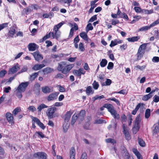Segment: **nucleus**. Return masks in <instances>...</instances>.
Returning a JSON list of instances; mask_svg holds the SVG:
<instances>
[{"label": "nucleus", "mask_w": 159, "mask_h": 159, "mask_svg": "<svg viewBox=\"0 0 159 159\" xmlns=\"http://www.w3.org/2000/svg\"><path fill=\"white\" fill-rule=\"evenodd\" d=\"M28 109L32 112L35 111L36 110V108L33 106H30L28 108Z\"/></svg>", "instance_id": "13d9d810"}, {"label": "nucleus", "mask_w": 159, "mask_h": 159, "mask_svg": "<svg viewBox=\"0 0 159 159\" xmlns=\"http://www.w3.org/2000/svg\"><path fill=\"white\" fill-rule=\"evenodd\" d=\"M33 56L35 60L38 61H39L42 60L43 57L42 55L40 54L38 51H36L32 53Z\"/></svg>", "instance_id": "0eeeda50"}, {"label": "nucleus", "mask_w": 159, "mask_h": 159, "mask_svg": "<svg viewBox=\"0 0 159 159\" xmlns=\"http://www.w3.org/2000/svg\"><path fill=\"white\" fill-rule=\"evenodd\" d=\"M111 83V80L108 79H106V81L105 82H103L102 83V86H109Z\"/></svg>", "instance_id": "2f4dec72"}, {"label": "nucleus", "mask_w": 159, "mask_h": 159, "mask_svg": "<svg viewBox=\"0 0 159 159\" xmlns=\"http://www.w3.org/2000/svg\"><path fill=\"white\" fill-rule=\"evenodd\" d=\"M122 40L120 39H115L114 41L112 40L111 41L110 46L111 47H113L118 44L122 43Z\"/></svg>", "instance_id": "2eb2a0df"}, {"label": "nucleus", "mask_w": 159, "mask_h": 159, "mask_svg": "<svg viewBox=\"0 0 159 159\" xmlns=\"http://www.w3.org/2000/svg\"><path fill=\"white\" fill-rule=\"evenodd\" d=\"M79 49L82 52H83L85 50V48L84 46V44L82 43H80L79 44Z\"/></svg>", "instance_id": "603ef678"}, {"label": "nucleus", "mask_w": 159, "mask_h": 159, "mask_svg": "<svg viewBox=\"0 0 159 159\" xmlns=\"http://www.w3.org/2000/svg\"><path fill=\"white\" fill-rule=\"evenodd\" d=\"M85 115V111L84 110H81L77 116L78 120H80L81 121H82L84 119Z\"/></svg>", "instance_id": "f3484780"}, {"label": "nucleus", "mask_w": 159, "mask_h": 159, "mask_svg": "<svg viewBox=\"0 0 159 159\" xmlns=\"http://www.w3.org/2000/svg\"><path fill=\"white\" fill-rule=\"evenodd\" d=\"M69 124L68 123H65L63 125V129L64 132H66L68 129Z\"/></svg>", "instance_id": "58836bf2"}, {"label": "nucleus", "mask_w": 159, "mask_h": 159, "mask_svg": "<svg viewBox=\"0 0 159 159\" xmlns=\"http://www.w3.org/2000/svg\"><path fill=\"white\" fill-rule=\"evenodd\" d=\"M85 71L82 68H80L79 70H74L73 71V74L77 76H80V77L81 74H84Z\"/></svg>", "instance_id": "ddd939ff"}, {"label": "nucleus", "mask_w": 159, "mask_h": 159, "mask_svg": "<svg viewBox=\"0 0 159 159\" xmlns=\"http://www.w3.org/2000/svg\"><path fill=\"white\" fill-rule=\"evenodd\" d=\"M139 126L134 125V127L133 128V133L134 134H136L139 130Z\"/></svg>", "instance_id": "8fccbe9b"}, {"label": "nucleus", "mask_w": 159, "mask_h": 159, "mask_svg": "<svg viewBox=\"0 0 159 159\" xmlns=\"http://www.w3.org/2000/svg\"><path fill=\"white\" fill-rule=\"evenodd\" d=\"M153 98V101L154 102H157L159 101V97L157 95H155Z\"/></svg>", "instance_id": "774afa93"}, {"label": "nucleus", "mask_w": 159, "mask_h": 159, "mask_svg": "<svg viewBox=\"0 0 159 159\" xmlns=\"http://www.w3.org/2000/svg\"><path fill=\"white\" fill-rule=\"evenodd\" d=\"M133 151L139 159H142L141 155L140 154L139 152L138 151L137 149L135 148L133 149Z\"/></svg>", "instance_id": "e433bc0d"}, {"label": "nucleus", "mask_w": 159, "mask_h": 159, "mask_svg": "<svg viewBox=\"0 0 159 159\" xmlns=\"http://www.w3.org/2000/svg\"><path fill=\"white\" fill-rule=\"evenodd\" d=\"M20 69V66L18 64L12 67L9 70V74H12L16 72Z\"/></svg>", "instance_id": "9d476101"}, {"label": "nucleus", "mask_w": 159, "mask_h": 159, "mask_svg": "<svg viewBox=\"0 0 159 159\" xmlns=\"http://www.w3.org/2000/svg\"><path fill=\"white\" fill-rule=\"evenodd\" d=\"M29 82H22L19 84L16 89V90H19L24 92L29 84Z\"/></svg>", "instance_id": "20e7f679"}, {"label": "nucleus", "mask_w": 159, "mask_h": 159, "mask_svg": "<svg viewBox=\"0 0 159 159\" xmlns=\"http://www.w3.org/2000/svg\"><path fill=\"white\" fill-rule=\"evenodd\" d=\"M134 9L136 12H143V10H142L141 8L139 7H134Z\"/></svg>", "instance_id": "5fc2aeb1"}, {"label": "nucleus", "mask_w": 159, "mask_h": 159, "mask_svg": "<svg viewBox=\"0 0 159 159\" xmlns=\"http://www.w3.org/2000/svg\"><path fill=\"white\" fill-rule=\"evenodd\" d=\"M36 134H37L38 137L39 136L42 138H43L45 137L44 135L41 132H37L36 133Z\"/></svg>", "instance_id": "052dcab7"}, {"label": "nucleus", "mask_w": 159, "mask_h": 159, "mask_svg": "<svg viewBox=\"0 0 159 159\" xmlns=\"http://www.w3.org/2000/svg\"><path fill=\"white\" fill-rule=\"evenodd\" d=\"M17 92H16V96H17V97L18 98H21L22 97V95L21 93L22 92L20 91H19V90H17Z\"/></svg>", "instance_id": "680f3d73"}, {"label": "nucleus", "mask_w": 159, "mask_h": 159, "mask_svg": "<svg viewBox=\"0 0 159 159\" xmlns=\"http://www.w3.org/2000/svg\"><path fill=\"white\" fill-rule=\"evenodd\" d=\"M53 16V13L50 12L49 14L45 13L43 14V16L44 18H49L51 19Z\"/></svg>", "instance_id": "72a5a7b5"}, {"label": "nucleus", "mask_w": 159, "mask_h": 159, "mask_svg": "<svg viewBox=\"0 0 159 159\" xmlns=\"http://www.w3.org/2000/svg\"><path fill=\"white\" fill-rule=\"evenodd\" d=\"M155 92L154 90H152L148 94L144 95L143 98V100L144 101H147L152 96V93Z\"/></svg>", "instance_id": "aec40b11"}, {"label": "nucleus", "mask_w": 159, "mask_h": 159, "mask_svg": "<svg viewBox=\"0 0 159 159\" xmlns=\"http://www.w3.org/2000/svg\"><path fill=\"white\" fill-rule=\"evenodd\" d=\"M80 36L84 40H88V36L87 34L84 32H83L80 34Z\"/></svg>", "instance_id": "bb28decb"}, {"label": "nucleus", "mask_w": 159, "mask_h": 159, "mask_svg": "<svg viewBox=\"0 0 159 159\" xmlns=\"http://www.w3.org/2000/svg\"><path fill=\"white\" fill-rule=\"evenodd\" d=\"M86 92L88 95H89L91 93H93L94 91L93 90L91 87L90 86L88 87L86 89Z\"/></svg>", "instance_id": "473e14b6"}, {"label": "nucleus", "mask_w": 159, "mask_h": 159, "mask_svg": "<svg viewBox=\"0 0 159 159\" xmlns=\"http://www.w3.org/2000/svg\"><path fill=\"white\" fill-rule=\"evenodd\" d=\"M139 38L138 36L133 37L132 38H129L127 39L128 41L130 42H134L138 40Z\"/></svg>", "instance_id": "c85d7f7f"}, {"label": "nucleus", "mask_w": 159, "mask_h": 159, "mask_svg": "<svg viewBox=\"0 0 159 159\" xmlns=\"http://www.w3.org/2000/svg\"><path fill=\"white\" fill-rule=\"evenodd\" d=\"M65 23L64 22L62 21L60 23L57 25L54 26L53 29H56V30H58V29L64 24Z\"/></svg>", "instance_id": "79ce46f5"}, {"label": "nucleus", "mask_w": 159, "mask_h": 159, "mask_svg": "<svg viewBox=\"0 0 159 159\" xmlns=\"http://www.w3.org/2000/svg\"><path fill=\"white\" fill-rule=\"evenodd\" d=\"M6 117L8 121L11 125L14 124L13 117L11 113L8 112L7 113L6 115Z\"/></svg>", "instance_id": "f8f14e48"}, {"label": "nucleus", "mask_w": 159, "mask_h": 159, "mask_svg": "<svg viewBox=\"0 0 159 159\" xmlns=\"http://www.w3.org/2000/svg\"><path fill=\"white\" fill-rule=\"evenodd\" d=\"M56 110V108L55 107H52L48 109L46 112V114L49 119L53 117V114Z\"/></svg>", "instance_id": "39448f33"}, {"label": "nucleus", "mask_w": 159, "mask_h": 159, "mask_svg": "<svg viewBox=\"0 0 159 159\" xmlns=\"http://www.w3.org/2000/svg\"><path fill=\"white\" fill-rule=\"evenodd\" d=\"M9 33L12 35H14L16 33V30L13 27H11L9 31Z\"/></svg>", "instance_id": "bf43d9fd"}, {"label": "nucleus", "mask_w": 159, "mask_h": 159, "mask_svg": "<svg viewBox=\"0 0 159 159\" xmlns=\"http://www.w3.org/2000/svg\"><path fill=\"white\" fill-rule=\"evenodd\" d=\"M93 88L95 89H97L98 88L99 86L98 83L96 82V81H94L93 83Z\"/></svg>", "instance_id": "864d4df0"}, {"label": "nucleus", "mask_w": 159, "mask_h": 159, "mask_svg": "<svg viewBox=\"0 0 159 159\" xmlns=\"http://www.w3.org/2000/svg\"><path fill=\"white\" fill-rule=\"evenodd\" d=\"M58 94L59 93L58 92H54L50 94L48 97V101H50L56 99L57 98Z\"/></svg>", "instance_id": "6e6552de"}, {"label": "nucleus", "mask_w": 159, "mask_h": 159, "mask_svg": "<svg viewBox=\"0 0 159 159\" xmlns=\"http://www.w3.org/2000/svg\"><path fill=\"white\" fill-rule=\"evenodd\" d=\"M31 118L32 120L37 123V124L41 128L43 129H44L45 126H44L43 123L41 122L40 120L37 118L31 116Z\"/></svg>", "instance_id": "9b49d317"}, {"label": "nucleus", "mask_w": 159, "mask_h": 159, "mask_svg": "<svg viewBox=\"0 0 159 159\" xmlns=\"http://www.w3.org/2000/svg\"><path fill=\"white\" fill-rule=\"evenodd\" d=\"M147 44V43H144L141 45L140 46L139 49H140V50L143 51L145 52Z\"/></svg>", "instance_id": "09e8293b"}, {"label": "nucleus", "mask_w": 159, "mask_h": 159, "mask_svg": "<svg viewBox=\"0 0 159 159\" xmlns=\"http://www.w3.org/2000/svg\"><path fill=\"white\" fill-rule=\"evenodd\" d=\"M108 100H111V101L115 102L116 103H117V104L118 105H120V102H119V101L118 100L116 99L115 98H109L108 99Z\"/></svg>", "instance_id": "6e6d98bb"}, {"label": "nucleus", "mask_w": 159, "mask_h": 159, "mask_svg": "<svg viewBox=\"0 0 159 159\" xmlns=\"http://www.w3.org/2000/svg\"><path fill=\"white\" fill-rule=\"evenodd\" d=\"M159 23V21H158V20H156L155 21H154V22H153L149 26H146L140 28L138 30V31H146L149 30L151 27L154 26Z\"/></svg>", "instance_id": "7ed1b4c3"}, {"label": "nucleus", "mask_w": 159, "mask_h": 159, "mask_svg": "<svg viewBox=\"0 0 159 159\" xmlns=\"http://www.w3.org/2000/svg\"><path fill=\"white\" fill-rule=\"evenodd\" d=\"M7 73V71L5 70H3L1 71L0 72V77H3Z\"/></svg>", "instance_id": "338daca9"}, {"label": "nucleus", "mask_w": 159, "mask_h": 159, "mask_svg": "<svg viewBox=\"0 0 159 159\" xmlns=\"http://www.w3.org/2000/svg\"><path fill=\"white\" fill-rule=\"evenodd\" d=\"M53 31L54 32V35L55 38L57 39L60 37L61 34V32L59 30H56V29H53Z\"/></svg>", "instance_id": "a878e982"}, {"label": "nucleus", "mask_w": 159, "mask_h": 159, "mask_svg": "<svg viewBox=\"0 0 159 159\" xmlns=\"http://www.w3.org/2000/svg\"><path fill=\"white\" fill-rule=\"evenodd\" d=\"M27 67L26 66H24L22 68L21 71L18 72L17 75H18L21 73L22 72H25L27 70Z\"/></svg>", "instance_id": "3c124183"}, {"label": "nucleus", "mask_w": 159, "mask_h": 159, "mask_svg": "<svg viewBox=\"0 0 159 159\" xmlns=\"http://www.w3.org/2000/svg\"><path fill=\"white\" fill-rule=\"evenodd\" d=\"M8 25V23H6L0 25V31L5 28L7 27Z\"/></svg>", "instance_id": "4d7b16f0"}, {"label": "nucleus", "mask_w": 159, "mask_h": 159, "mask_svg": "<svg viewBox=\"0 0 159 159\" xmlns=\"http://www.w3.org/2000/svg\"><path fill=\"white\" fill-rule=\"evenodd\" d=\"M93 29V27L92 26L91 23H89L87 26L86 31L87 33L89 30H92Z\"/></svg>", "instance_id": "de8ad7c7"}, {"label": "nucleus", "mask_w": 159, "mask_h": 159, "mask_svg": "<svg viewBox=\"0 0 159 159\" xmlns=\"http://www.w3.org/2000/svg\"><path fill=\"white\" fill-rule=\"evenodd\" d=\"M105 141L107 143H111L113 144L116 143V142L114 139L111 138L106 139Z\"/></svg>", "instance_id": "c03bdc74"}, {"label": "nucleus", "mask_w": 159, "mask_h": 159, "mask_svg": "<svg viewBox=\"0 0 159 159\" xmlns=\"http://www.w3.org/2000/svg\"><path fill=\"white\" fill-rule=\"evenodd\" d=\"M150 115V110L149 109H147L145 111V117L146 118H148Z\"/></svg>", "instance_id": "a18cd8bd"}, {"label": "nucleus", "mask_w": 159, "mask_h": 159, "mask_svg": "<svg viewBox=\"0 0 159 159\" xmlns=\"http://www.w3.org/2000/svg\"><path fill=\"white\" fill-rule=\"evenodd\" d=\"M72 112L70 111H67L64 116V122L68 123Z\"/></svg>", "instance_id": "4468645a"}, {"label": "nucleus", "mask_w": 159, "mask_h": 159, "mask_svg": "<svg viewBox=\"0 0 159 159\" xmlns=\"http://www.w3.org/2000/svg\"><path fill=\"white\" fill-rule=\"evenodd\" d=\"M107 61L106 59H102L100 63V65L101 67H104L107 65Z\"/></svg>", "instance_id": "4c0bfd02"}, {"label": "nucleus", "mask_w": 159, "mask_h": 159, "mask_svg": "<svg viewBox=\"0 0 159 159\" xmlns=\"http://www.w3.org/2000/svg\"><path fill=\"white\" fill-rule=\"evenodd\" d=\"M45 66V65L43 64H36L33 66L32 69L34 70H37L43 68Z\"/></svg>", "instance_id": "6ab92c4d"}, {"label": "nucleus", "mask_w": 159, "mask_h": 159, "mask_svg": "<svg viewBox=\"0 0 159 159\" xmlns=\"http://www.w3.org/2000/svg\"><path fill=\"white\" fill-rule=\"evenodd\" d=\"M113 66L114 64L112 62H109L107 66V68L108 69H111L113 68Z\"/></svg>", "instance_id": "e2e57ef3"}, {"label": "nucleus", "mask_w": 159, "mask_h": 159, "mask_svg": "<svg viewBox=\"0 0 159 159\" xmlns=\"http://www.w3.org/2000/svg\"><path fill=\"white\" fill-rule=\"evenodd\" d=\"M120 17L125 19H128V17L127 15L125 13H123L120 15Z\"/></svg>", "instance_id": "0e129e2a"}, {"label": "nucleus", "mask_w": 159, "mask_h": 159, "mask_svg": "<svg viewBox=\"0 0 159 159\" xmlns=\"http://www.w3.org/2000/svg\"><path fill=\"white\" fill-rule=\"evenodd\" d=\"M152 61L154 62H159V57H154L152 59Z\"/></svg>", "instance_id": "69168bd1"}, {"label": "nucleus", "mask_w": 159, "mask_h": 159, "mask_svg": "<svg viewBox=\"0 0 159 159\" xmlns=\"http://www.w3.org/2000/svg\"><path fill=\"white\" fill-rule=\"evenodd\" d=\"M77 118H78V117H77V115L75 114L72 117L71 124L72 125H73L76 122Z\"/></svg>", "instance_id": "7c9ffc66"}, {"label": "nucleus", "mask_w": 159, "mask_h": 159, "mask_svg": "<svg viewBox=\"0 0 159 159\" xmlns=\"http://www.w3.org/2000/svg\"><path fill=\"white\" fill-rule=\"evenodd\" d=\"M106 123V122L105 120L101 119H99L98 120H96L95 121L94 123L96 124H102V123Z\"/></svg>", "instance_id": "37998d69"}, {"label": "nucleus", "mask_w": 159, "mask_h": 159, "mask_svg": "<svg viewBox=\"0 0 159 159\" xmlns=\"http://www.w3.org/2000/svg\"><path fill=\"white\" fill-rule=\"evenodd\" d=\"M141 120L140 115H138L136 118L135 120L134 125L139 126L140 122Z\"/></svg>", "instance_id": "412c9836"}, {"label": "nucleus", "mask_w": 159, "mask_h": 159, "mask_svg": "<svg viewBox=\"0 0 159 159\" xmlns=\"http://www.w3.org/2000/svg\"><path fill=\"white\" fill-rule=\"evenodd\" d=\"M138 141L139 143L140 146L143 147H144L145 146L146 144L145 143L142 139L139 138Z\"/></svg>", "instance_id": "a19ab883"}, {"label": "nucleus", "mask_w": 159, "mask_h": 159, "mask_svg": "<svg viewBox=\"0 0 159 159\" xmlns=\"http://www.w3.org/2000/svg\"><path fill=\"white\" fill-rule=\"evenodd\" d=\"M54 70L53 69L50 67H47L43 69V71L44 74H47L53 71Z\"/></svg>", "instance_id": "5701e85b"}, {"label": "nucleus", "mask_w": 159, "mask_h": 159, "mask_svg": "<svg viewBox=\"0 0 159 159\" xmlns=\"http://www.w3.org/2000/svg\"><path fill=\"white\" fill-rule=\"evenodd\" d=\"M123 151H124V155L125 158H128L129 157V155L128 153L127 152L126 149L124 147L123 148Z\"/></svg>", "instance_id": "49530a36"}, {"label": "nucleus", "mask_w": 159, "mask_h": 159, "mask_svg": "<svg viewBox=\"0 0 159 159\" xmlns=\"http://www.w3.org/2000/svg\"><path fill=\"white\" fill-rule=\"evenodd\" d=\"M47 154L43 152H38L34 154V157L36 159H46Z\"/></svg>", "instance_id": "423d86ee"}, {"label": "nucleus", "mask_w": 159, "mask_h": 159, "mask_svg": "<svg viewBox=\"0 0 159 159\" xmlns=\"http://www.w3.org/2000/svg\"><path fill=\"white\" fill-rule=\"evenodd\" d=\"M28 47L29 51H34L38 48L39 46L34 43H30L28 45Z\"/></svg>", "instance_id": "1a4fd4ad"}, {"label": "nucleus", "mask_w": 159, "mask_h": 159, "mask_svg": "<svg viewBox=\"0 0 159 159\" xmlns=\"http://www.w3.org/2000/svg\"><path fill=\"white\" fill-rule=\"evenodd\" d=\"M48 107V106H47L45 104L42 103L39 105L38 108L37 109L38 110V112H40L44 108H46Z\"/></svg>", "instance_id": "cd10ccee"}, {"label": "nucleus", "mask_w": 159, "mask_h": 159, "mask_svg": "<svg viewBox=\"0 0 159 159\" xmlns=\"http://www.w3.org/2000/svg\"><path fill=\"white\" fill-rule=\"evenodd\" d=\"M75 150L74 148H72L70 150V159H75Z\"/></svg>", "instance_id": "b1692460"}, {"label": "nucleus", "mask_w": 159, "mask_h": 159, "mask_svg": "<svg viewBox=\"0 0 159 159\" xmlns=\"http://www.w3.org/2000/svg\"><path fill=\"white\" fill-rule=\"evenodd\" d=\"M32 7H30L24 9L23 11L26 14H28L32 11Z\"/></svg>", "instance_id": "c756f323"}, {"label": "nucleus", "mask_w": 159, "mask_h": 159, "mask_svg": "<svg viewBox=\"0 0 159 159\" xmlns=\"http://www.w3.org/2000/svg\"><path fill=\"white\" fill-rule=\"evenodd\" d=\"M141 105V104L140 103H139L137 105L135 109L132 111V114L133 115H134L136 114L137 111L140 107Z\"/></svg>", "instance_id": "ea45409f"}, {"label": "nucleus", "mask_w": 159, "mask_h": 159, "mask_svg": "<svg viewBox=\"0 0 159 159\" xmlns=\"http://www.w3.org/2000/svg\"><path fill=\"white\" fill-rule=\"evenodd\" d=\"M111 113L115 119H116L118 120L120 119V115L115 110Z\"/></svg>", "instance_id": "393cba45"}, {"label": "nucleus", "mask_w": 159, "mask_h": 159, "mask_svg": "<svg viewBox=\"0 0 159 159\" xmlns=\"http://www.w3.org/2000/svg\"><path fill=\"white\" fill-rule=\"evenodd\" d=\"M104 98V97L103 95H102L101 96L96 95L92 98V100L93 102H94L96 100H101Z\"/></svg>", "instance_id": "c9c22d12"}, {"label": "nucleus", "mask_w": 159, "mask_h": 159, "mask_svg": "<svg viewBox=\"0 0 159 159\" xmlns=\"http://www.w3.org/2000/svg\"><path fill=\"white\" fill-rule=\"evenodd\" d=\"M42 91L45 93H49L53 91L48 86H44L42 88Z\"/></svg>", "instance_id": "dca6fc26"}, {"label": "nucleus", "mask_w": 159, "mask_h": 159, "mask_svg": "<svg viewBox=\"0 0 159 159\" xmlns=\"http://www.w3.org/2000/svg\"><path fill=\"white\" fill-rule=\"evenodd\" d=\"M122 128L123 129V132L124 134L126 139L127 140L131 139V137L129 133V128L125 124L122 125Z\"/></svg>", "instance_id": "f03ea898"}, {"label": "nucleus", "mask_w": 159, "mask_h": 159, "mask_svg": "<svg viewBox=\"0 0 159 159\" xmlns=\"http://www.w3.org/2000/svg\"><path fill=\"white\" fill-rule=\"evenodd\" d=\"M104 107L107 108L108 111H109L110 113H111L112 112L115 110L113 106L110 104H105L104 106Z\"/></svg>", "instance_id": "a211bd4d"}, {"label": "nucleus", "mask_w": 159, "mask_h": 159, "mask_svg": "<svg viewBox=\"0 0 159 159\" xmlns=\"http://www.w3.org/2000/svg\"><path fill=\"white\" fill-rule=\"evenodd\" d=\"M38 75L39 72H35L32 74L30 75L29 78L30 80L31 81H33L38 76Z\"/></svg>", "instance_id": "4be33fe9"}, {"label": "nucleus", "mask_w": 159, "mask_h": 159, "mask_svg": "<svg viewBox=\"0 0 159 159\" xmlns=\"http://www.w3.org/2000/svg\"><path fill=\"white\" fill-rule=\"evenodd\" d=\"M145 52L139 49L137 53V56L138 58H140L143 56Z\"/></svg>", "instance_id": "f704fd0d"}, {"label": "nucleus", "mask_w": 159, "mask_h": 159, "mask_svg": "<svg viewBox=\"0 0 159 159\" xmlns=\"http://www.w3.org/2000/svg\"><path fill=\"white\" fill-rule=\"evenodd\" d=\"M74 64H67L66 61H61L58 63L57 69L64 74H67L74 66Z\"/></svg>", "instance_id": "f257e3e1"}]
</instances>
